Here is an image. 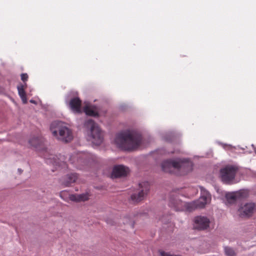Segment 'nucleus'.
<instances>
[{
	"label": "nucleus",
	"mask_w": 256,
	"mask_h": 256,
	"mask_svg": "<svg viewBox=\"0 0 256 256\" xmlns=\"http://www.w3.org/2000/svg\"><path fill=\"white\" fill-rule=\"evenodd\" d=\"M142 142V136L134 130H127L118 134L114 140L118 148L126 150H132L138 146Z\"/></svg>",
	"instance_id": "nucleus-1"
},
{
	"label": "nucleus",
	"mask_w": 256,
	"mask_h": 256,
	"mask_svg": "<svg viewBox=\"0 0 256 256\" xmlns=\"http://www.w3.org/2000/svg\"><path fill=\"white\" fill-rule=\"evenodd\" d=\"M193 164L189 159L176 158L168 160L161 164L162 170L166 172L175 173L180 171L181 174H185L191 171Z\"/></svg>",
	"instance_id": "nucleus-2"
},
{
	"label": "nucleus",
	"mask_w": 256,
	"mask_h": 256,
	"mask_svg": "<svg viewBox=\"0 0 256 256\" xmlns=\"http://www.w3.org/2000/svg\"><path fill=\"white\" fill-rule=\"evenodd\" d=\"M84 127L87 130L88 140L96 146L100 145L104 140V134L97 124L92 119L86 120Z\"/></svg>",
	"instance_id": "nucleus-3"
},
{
	"label": "nucleus",
	"mask_w": 256,
	"mask_h": 256,
	"mask_svg": "<svg viewBox=\"0 0 256 256\" xmlns=\"http://www.w3.org/2000/svg\"><path fill=\"white\" fill-rule=\"evenodd\" d=\"M50 130L54 136L63 142H70L73 138L72 130L60 122H52Z\"/></svg>",
	"instance_id": "nucleus-4"
},
{
	"label": "nucleus",
	"mask_w": 256,
	"mask_h": 256,
	"mask_svg": "<svg viewBox=\"0 0 256 256\" xmlns=\"http://www.w3.org/2000/svg\"><path fill=\"white\" fill-rule=\"evenodd\" d=\"M238 168L236 165H227L220 170V177L222 182L226 184L237 183L238 180L235 178L238 171Z\"/></svg>",
	"instance_id": "nucleus-5"
},
{
	"label": "nucleus",
	"mask_w": 256,
	"mask_h": 256,
	"mask_svg": "<svg viewBox=\"0 0 256 256\" xmlns=\"http://www.w3.org/2000/svg\"><path fill=\"white\" fill-rule=\"evenodd\" d=\"M150 190V185L148 182H142L139 184L138 192L131 196V200L134 202H138L142 200Z\"/></svg>",
	"instance_id": "nucleus-6"
},
{
	"label": "nucleus",
	"mask_w": 256,
	"mask_h": 256,
	"mask_svg": "<svg viewBox=\"0 0 256 256\" xmlns=\"http://www.w3.org/2000/svg\"><path fill=\"white\" fill-rule=\"evenodd\" d=\"M76 92H71L68 96L66 98V102L68 100V98L70 100L68 102V106L75 113H80L81 110V104L80 100L76 96L77 95Z\"/></svg>",
	"instance_id": "nucleus-7"
},
{
	"label": "nucleus",
	"mask_w": 256,
	"mask_h": 256,
	"mask_svg": "<svg viewBox=\"0 0 256 256\" xmlns=\"http://www.w3.org/2000/svg\"><path fill=\"white\" fill-rule=\"evenodd\" d=\"M194 228L198 230H206L209 228L210 220L206 216H196L193 220Z\"/></svg>",
	"instance_id": "nucleus-8"
},
{
	"label": "nucleus",
	"mask_w": 256,
	"mask_h": 256,
	"mask_svg": "<svg viewBox=\"0 0 256 256\" xmlns=\"http://www.w3.org/2000/svg\"><path fill=\"white\" fill-rule=\"evenodd\" d=\"M256 210L254 203L247 202L242 204L238 210L239 216L242 218L249 217L251 216Z\"/></svg>",
	"instance_id": "nucleus-9"
},
{
	"label": "nucleus",
	"mask_w": 256,
	"mask_h": 256,
	"mask_svg": "<svg viewBox=\"0 0 256 256\" xmlns=\"http://www.w3.org/2000/svg\"><path fill=\"white\" fill-rule=\"evenodd\" d=\"M200 196L196 200L198 208H204L206 205L209 204L211 201V195L202 186H200Z\"/></svg>",
	"instance_id": "nucleus-10"
},
{
	"label": "nucleus",
	"mask_w": 256,
	"mask_h": 256,
	"mask_svg": "<svg viewBox=\"0 0 256 256\" xmlns=\"http://www.w3.org/2000/svg\"><path fill=\"white\" fill-rule=\"evenodd\" d=\"M248 195V191L240 190L237 192H227L225 196L229 203H234L238 200L246 198Z\"/></svg>",
	"instance_id": "nucleus-11"
},
{
	"label": "nucleus",
	"mask_w": 256,
	"mask_h": 256,
	"mask_svg": "<svg viewBox=\"0 0 256 256\" xmlns=\"http://www.w3.org/2000/svg\"><path fill=\"white\" fill-rule=\"evenodd\" d=\"M185 202H182L176 196L170 197L168 203L169 206L176 211H182L184 210Z\"/></svg>",
	"instance_id": "nucleus-12"
},
{
	"label": "nucleus",
	"mask_w": 256,
	"mask_h": 256,
	"mask_svg": "<svg viewBox=\"0 0 256 256\" xmlns=\"http://www.w3.org/2000/svg\"><path fill=\"white\" fill-rule=\"evenodd\" d=\"M130 172L129 168L124 165H117L114 167L112 176L113 178H120L127 176Z\"/></svg>",
	"instance_id": "nucleus-13"
},
{
	"label": "nucleus",
	"mask_w": 256,
	"mask_h": 256,
	"mask_svg": "<svg viewBox=\"0 0 256 256\" xmlns=\"http://www.w3.org/2000/svg\"><path fill=\"white\" fill-rule=\"evenodd\" d=\"M89 194L88 193H84L80 194H71L70 196V199L74 202L86 201L88 199Z\"/></svg>",
	"instance_id": "nucleus-14"
},
{
	"label": "nucleus",
	"mask_w": 256,
	"mask_h": 256,
	"mask_svg": "<svg viewBox=\"0 0 256 256\" xmlns=\"http://www.w3.org/2000/svg\"><path fill=\"white\" fill-rule=\"evenodd\" d=\"M84 111L86 115L90 116H96L98 115L97 108L89 104H86L84 108Z\"/></svg>",
	"instance_id": "nucleus-15"
},
{
	"label": "nucleus",
	"mask_w": 256,
	"mask_h": 256,
	"mask_svg": "<svg viewBox=\"0 0 256 256\" xmlns=\"http://www.w3.org/2000/svg\"><path fill=\"white\" fill-rule=\"evenodd\" d=\"M78 176L75 173L68 174L64 177V184L66 186H68L70 184L75 182Z\"/></svg>",
	"instance_id": "nucleus-16"
},
{
	"label": "nucleus",
	"mask_w": 256,
	"mask_h": 256,
	"mask_svg": "<svg viewBox=\"0 0 256 256\" xmlns=\"http://www.w3.org/2000/svg\"><path fill=\"white\" fill-rule=\"evenodd\" d=\"M43 142V138L38 136L32 137L29 140L30 144L36 148H38L39 146H41Z\"/></svg>",
	"instance_id": "nucleus-17"
},
{
	"label": "nucleus",
	"mask_w": 256,
	"mask_h": 256,
	"mask_svg": "<svg viewBox=\"0 0 256 256\" xmlns=\"http://www.w3.org/2000/svg\"><path fill=\"white\" fill-rule=\"evenodd\" d=\"M46 162L49 164H52L56 166H60L64 164V163L62 162H59L56 159V156L53 155H50V158H46Z\"/></svg>",
	"instance_id": "nucleus-18"
},
{
	"label": "nucleus",
	"mask_w": 256,
	"mask_h": 256,
	"mask_svg": "<svg viewBox=\"0 0 256 256\" xmlns=\"http://www.w3.org/2000/svg\"><path fill=\"white\" fill-rule=\"evenodd\" d=\"M17 88L18 94L20 97L22 102L24 104H26L27 102V98L24 90V86L22 84L18 86H17Z\"/></svg>",
	"instance_id": "nucleus-19"
},
{
	"label": "nucleus",
	"mask_w": 256,
	"mask_h": 256,
	"mask_svg": "<svg viewBox=\"0 0 256 256\" xmlns=\"http://www.w3.org/2000/svg\"><path fill=\"white\" fill-rule=\"evenodd\" d=\"M198 208L196 200L192 201L190 202H185L184 210L189 212L193 211L196 209Z\"/></svg>",
	"instance_id": "nucleus-20"
},
{
	"label": "nucleus",
	"mask_w": 256,
	"mask_h": 256,
	"mask_svg": "<svg viewBox=\"0 0 256 256\" xmlns=\"http://www.w3.org/2000/svg\"><path fill=\"white\" fill-rule=\"evenodd\" d=\"M218 144L222 146L226 150H230L232 151L236 149V147L232 146L231 144H226L222 143L220 142H218Z\"/></svg>",
	"instance_id": "nucleus-21"
},
{
	"label": "nucleus",
	"mask_w": 256,
	"mask_h": 256,
	"mask_svg": "<svg viewBox=\"0 0 256 256\" xmlns=\"http://www.w3.org/2000/svg\"><path fill=\"white\" fill-rule=\"evenodd\" d=\"M224 249V252L227 256H236V252L232 248L225 246Z\"/></svg>",
	"instance_id": "nucleus-22"
},
{
	"label": "nucleus",
	"mask_w": 256,
	"mask_h": 256,
	"mask_svg": "<svg viewBox=\"0 0 256 256\" xmlns=\"http://www.w3.org/2000/svg\"><path fill=\"white\" fill-rule=\"evenodd\" d=\"M28 78V75L26 74H21V79L22 81L25 82Z\"/></svg>",
	"instance_id": "nucleus-23"
},
{
	"label": "nucleus",
	"mask_w": 256,
	"mask_h": 256,
	"mask_svg": "<svg viewBox=\"0 0 256 256\" xmlns=\"http://www.w3.org/2000/svg\"><path fill=\"white\" fill-rule=\"evenodd\" d=\"M30 102L31 103H32V104H36V102H35V100H30Z\"/></svg>",
	"instance_id": "nucleus-24"
},
{
	"label": "nucleus",
	"mask_w": 256,
	"mask_h": 256,
	"mask_svg": "<svg viewBox=\"0 0 256 256\" xmlns=\"http://www.w3.org/2000/svg\"><path fill=\"white\" fill-rule=\"evenodd\" d=\"M18 170H19V172H20V171H22V170H20V169H18Z\"/></svg>",
	"instance_id": "nucleus-25"
},
{
	"label": "nucleus",
	"mask_w": 256,
	"mask_h": 256,
	"mask_svg": "<svg viewBox=\"0 0 256 256\" xmlns=\"http://www.w3.org/2000/svg\"><path fill=\"white\" fill-rule=\"evenodd\" d=\"M18 170H19V172H20V171H22V170H20V169H18Z\"/></svg>",
	"instance_id": "nucleus-26"
},
{
	"label": "nucleus",
	"mask_w": 256,
	"mask_h": 256,
	"mask_svg": "<svg viewBox=\"0 0 256 256\" xmlns=\"http://www.w3.org/2000/svg\"><path fill=\"white\" fill-rule=\"evenodd\" d=\"M18 170H19V172H20V171H22V170H20V169H18Z\"/></svg>",
	"instance_id": "nucleus-27"
}]
</instances>
